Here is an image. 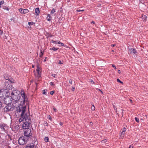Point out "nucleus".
I'll use <instances>...</instances> for the list:
<instances>
[{
    "instance_id": "1",
    "label": "nucleus",
    "mask_w": 148,
    "mask_h": 148,
    "mask_svg": "<svg viewBox=\"0 0 148 148\" xmlns=\"http://www.w3.org/2000/svg\"><path fill=\"white\" fill-rule=\"evenodd\" d=\"M26 103L19 104L15 108V115L17 117H21L19 119L20 122H21L26 116H27L25 112L27 106Z\"/></svg>"
},
{
    "instance_id": "2",
    "label": "nucleus",
    "mask_w": 148,
    "mask_h": 148,
    "mask_svg": "<svg viewBox=\"0 0 148 148\" xmlns=\"http://www.w3.org/2000/svg\"><path fill=\"white\" fill-rule=\"evenodd\" d=\"M23 93L21 92V96L20 95L18 94L16 100H15V101L16 102H20V103H18L19 104L21 103H26V105H27L28 106V108H29V101L27 96L25 95V93H24L23 91Z\"/></svg>"
},
{
    "instance_id": "3",
    "label": "nucleus",
    "mask_w": 148,
    "mask_h": 148,
    "mask_svg": "<svg viewBox=\"0 0 148 148\" xmlns=\"http://www.w3.org/2000/svg\"><path fill=\"white\" fill-rule=\"evenodd\" d=\"M25 121V122L23 124L22 127L23 129L31 128V126L32 127L31 124V120L29 116H26L23 121Z\"/></svg>"
},
{
    "instance_id": "4",
    "label": "nucleus",
    "mask_w": 148,
    "mask_h": 148,
    "mask_svg": "<svg viewBox=\"0 0 148 148\" xmlns=\"http://www.w3.org/2000/svg\"><path fill=\"white\" fill-rule=\"evenodd\" d=\"M7 105L4 108V112L7 113L15 110V106H14L13 103L12 104L11 103Z\"/></svg>"
},
{
    "instance_id": "5",
    "label": "nucleus",
    "mask_w": 148,
    "mask_h": 148,
    "mask_svg": "<svg viewBox=\"0 0 148 148\" xmlns=\"http://www.w3.org/2000/svg\"><path fill=\"white\" fill-rule=\"evenodd\" d=\"M9 91L7 89H1L0 90V98L2 99L4 97L9 95Z\"/></svg>"
},
{
    "instance_id": "6",
    "label": "nucleus",
    "mask_w": 148,
    "mask_h": 148,
    "mask_svg": "<svg viewBox=\"0 0 148 148\" xmlns=\"http://www.w3.org/2000/svg\"><path fill=\"white\" fill-rule=\"evenodd\" d=\"M23 129L24 136L27 138L31 137L32 135V133H31V128Z\"/></svg>"
},
{
    "instance_id": "7",
    "label": "nucleus",
    "mask_w": 148,
    "mask_h": 148,
    "mask_svg": "<svg viewBox=\"0 0 148 148\" xmlns=\"http://www.w3.org/2000/svg\"><path fill=\"white\" fill-rule=\"evenodd\" d=\"M11 96H9L8 95L4 97L2 100H3L4 103L6 104H11L12 102V100L11 99Z\"/></svg>"
},
{
    "instance_id": "8",
    "label": "nucleus",
    "mask_w": 148,
    "mask_h": 148,
    "mask_svg": "<svg viewBox=\"0 0 148 148\" xmlns=\"http://www.w3.org/2000/svg\"><path fill=\"white\" fill-rule=\"evenodd\" d=\"M27 141V140L25 139L23 137H20L18 140L19 144L20 145H23L25 144H26Z\"/></svg>"
},
{
    "instance_id": "9",
    "label": "nucleus",
    "mask_w": 148,
    "mask_h": 148,
    "mask_svg": "<svg viewBox=\"0 0 148 148\" xmlns=\"http://www.w3.org/2000/svg\"><path fill=\"white\" fill-rule=\"evenodd\" d=\"M4 87L6 88V89H7L8 90H12V85L9 84V81H5L4 83Z\"/></svg>"
},
{
    "instance_id": "10",
    "label": "nucleus",
    "mask_w": 148,
    "mask_h": 148,
    "mask_svg": "<svg viewBox=\"0 0 148 148\" xmlns=\"http://www.w3.org/2000/svg\"><path fill=\"white\" fill-rule=\"evenodd\" d=\"M7 130V127L5 125L2 124L0 125V132H5Z\"/></svg>"
},
{
    "instance_id": "11",
    "label": "nucleus",
    "mask_w": 148,
    "mask_h": 148,
    "mask_svg": "<svg viewBox=\"0 0 148 148\" xmlns=\"http://www.w3.org/2000/svg\"><path fill=\"white\" fill-rule=\"evenodd\" d=\"M128 53H129L131 54H136L137 53L136 50L133 48H131L128 51Z\"/></svg>"
},
{
    "instance_id": "12",
    "label": "nucleus",
    "mask_w": 148,
    "mask_h": 148,
    "mask_svg": "<svg viewBox=\"0 0 148 148\" xmlns=\"http://www.w3.org/2000/svg\"><path fill=\"white\" fill-rule=\"evenodd\" d=\"M19 11L21 13L26 14L29 11L28 10L26 9H21L20 8L19 9Z\"/></svg>"
},
{
    "instance_id": "13",
    "label": "nucleus",
    "mask_w": 148,
    "mask_h": 148,
    "mask_svg": "<svg viewBox=\"0 0 148 148\" xmlns=\"http://www.w3.org/2000/svg\"><path fill=\"white\" fill-rule=\"evenodd\" d=\"M35 145L34 143H31L25 146V148H34Z\"/></svg>"
},
{
    "instance_id": "14",
    "label": "nucleus",
    "mask_w": 148,
    "mask_h": 148,
    "mask_svg": "<svg viewBox=\"0 0 148 148\" xmlns=\"http://www.w3.org/2000/svg\"><path fill=\"white\" fill-rule=\"evenodd\" d=\"M40 12L39 9L38 8H37L35 9V14L36 15H38Z\"/></svg>"
},
{
    "instance_id": "15",
    "label": "nucleus",
    "mask_w": 148,
    "mask_h": 148,
    "mask_svg": "<svg viewBox=\"0 0 148 148\" xmlns=\"http://www.w3.org/2000/svg\"><path fill=\"white\" fill-rule=\"evenodd\" d=\"M11 98L12 100H14V101L16 100L17 97V95H14L12 96H11Z\"/></svg>"
},
{
    "instance_id": "16",
    "label": "nucleus",
    "mask_w": 148,
    "mask_h": 148,
    "mask_svg": "<svg viewBox=\"0 0 148 148\" xmlns=\"http://www.w3.org/2000/svg\"><path fill=\"white\" fill-rule=\"evenodd\" d=\"M142 19L144 21L146 20L147 19V16H146L144 15H142Z\"/></svg>"
},
{
    "instance_id": "17",
    "label": "nucleus",
    "mask_w": 148,
    "mask_h": 148,
    "mask_svg": "<svg viewBox=\"0 0 148 148\" xmlns=\"http://www.w3.org/2000/svg\"><path fill=\"white\" fill-rule=\"evenodd\" d=\"M51 16H50V15L49 14H48L47 16V20L48 21H50L51 20Z\"/></svg>"
},
{
    "instance_id": "18",
    "label": "nucleus",
    "mask_w": 148,
    "mask_h": 148,
    "mask_svg": "<svg viewBox=\"0 0 148 148\" xmlns=\"http://www.w3.org/2000/svg\"><path fill=\"white\" fill-rule=\"evenodd\" d=\"M37 73L38 74L37 77L38 78L40 77H41V75L40 72L39 71H37Z\"/></svg>"
},
{
    "instance_id": "19",
    "label": "nucleus",
    "mask_w": 148,
    "mask_h": 148,
    "mask_svg": "<svg viewBox=\"0 0 148 148\" xmlns=\"http://www.w3.org/2000/svg\"><path fill=\"white\" fill-rule=\"evenodd\" d=\"M50 50H52L53 51H56L58 49V48H56L55 47H53L52 48H50Z\"/></svg>"
},
{
    "instance_id": "20",
    "label": "nucleus",
    "mask_w": 148,
    "mask_h": 148,
    "mask_svg": "<svg viewBox=\"0 0 148 148\" xmlns=\"http://www.w3.org/2000/svg\"><path fill=\"white\" fill-rule=\"evenodd\" d=\"M2 7L3 9L6 10L8 11L9 10V9L6 6H3Z\"/></svg>"
},
{
    "instance_id": "21",
    "label": "nucleus",
    "mask_w": 148,
    "mask_h": 148,
    "mask_svg": "<svg viewBox=\"0 0 148 148\" xmlns=\"http://www.w3.org/2000/svg\"><path fill=\"white\" fill-rule=\"evenodd\" d=\"M45 142H47L49 141V138L48 137H45L44 138Z\"/></svg>"
},
{
    "instance_id": "22",
    "label": "nucleus",
    "mask_w": 148,
    "mask_h": 148,
    "mask_svg": "<svg viewBox=\"0 0 148 148\" xmlns=\"http://www.w3.org/2000/svg\"><path fill=\"white\" fill-rule=\"evenodd\" d=\"M44 52V51H41L40 52V55H39V57H42V56L43 55V54Z\"/></svg>"
},
{
    "instance_id": "23",
    "label": "nucleus",
    "mask_w": 148,
    "mask_h": 148,
    "mask_svg": "<svg viewBox=\"0 0 148 148\" xmlns=\"http://www.w3.org/2000/svg\"><path fill=\"white\" fill-rule=\"evenodd\" d=\"M34 24V23L33 22H28V24L29 25V26H30V25H33Z\"/></svg>"
},
{
    "instance_id": "24",
    "label": "nucleus",
    "mask_w": 148,
    "mask_h": 148,
    "mask_svg": "<svg viewBox=\"0 0 148 148\" xmlns=\"http://www.w3.org/2000/svg\"><path fill=\"white\" fill-rule=\"evenodd\" d=\"M125 133V132H124L122 131L121 132V136L122 137H123L124 136Z\"/></svg>"
},
{
    "instance_id": "25",
    "label": "nucleus",
    "mask_w": 148,
    "mask_h": 148,
    "mask_svg": "<svg viewBox=\"0 0 148 148\" xmlns=\"http://www.w3.org/2000/svg\"><path fill=\"white\" fill-rule=\"evenodd\" d=\"M29 138H30L33 141H34V142H35V138L34 137L32 136V135H31V137H29Z\"/></svg>"
},
{
    "instance_id": "26",
    "label": "nucleus",
    "mask_w": 148,
    "mask_h": 148,
    "mask_svg": "<svg viewBox=\"0 0 148 148\" xmlns=\"http://www.w3.org/2000/svg\"><path fill=\"white\" fill-rule=\"evenodd\" d=\"M55 12H56L54 8H53L51 11V14H52V13L53 14L55 13Z\"/></svg>"
},
{
    "instance_id": "27",
    "label": "nucleus",
    "mask_w": 148,
    "mask_h": 148,
    "mask_svg": "<svg viewBox=\"0 0 148 148\" xmlns=\"http://www.w3.org/2000/svg\"><path fill=\"white\" fill-rule=\"evenodd\" d=\"M117 81L118 82L120 83H121L122 84H123V82H122L120 81L119 79H117Z\"/></svg>"
},
{
    "instance_id": "28",
    "label": "nucleus",
    "mask_w": 148,
    "mask_h": 148,
    "mask_svg": "<svg viewBox=\"0 0 148 148\" xmlns=\"http://www.w3.org/2000/svg\"><path fill=\"white\" fill-rule=\"evenodd\" d=\"M37 69H36V70L37 71H39L40 69V67H39V64H38V65H37Z\"/></svg>"
},
{
    "instance_id": "29",
    "label": "nucleus",
    "mask_w": 148,
    "mask_h": 148,
    "mask_svg": "<svg viewBox=\"0 0 148 148\" xmlns=\"http://www.w3.org/2000/svg\"><path fill=\"white\" fill-rule=\"evenodd\" d=\"M135 120L137 122H138L139 121V119L137 117H135Z\"/></svg>"
},
{
    "instance_id": "30",
    "label": "nucleus",
    "mask_w": 148,
    "mask_h": 148,
    "mask_svg": "<svg viewBox=\"0 0 148 148\" xmlns=\"http://www.w3.org/2000/svg\"><path fill=\"white\" fill-rule=\"evenodd\" d=\"M95 107L94 106V105L92 106L91 108V110H92L94 111L95 110Z\"/></svg>"
},
{
    "instance_id": "31",
    "label": "nucleus",
    "mask_w": 148,
    "mask_h": 148,
    "mask_svg": "<svg viewBox=\"0 0 148 148\" xmlns=\"http://www.w3.org/2000/svg\"><path fill=\"white\" fill-rule=\"evenodd\" d=\"M4 1H1L0 2V5L1 6V5H3L4 3Z\"/></svg>"
},
{
    "instance_id": "32",
    "label": "nucleus",
    "mask_w": 148,
    "mask_h": 148,
    "mask_svg": "<svg viewBox=\"0 0 148 148\" xmlns=\"http://www.w3.org/2000/svg\"><path fill=\"white\" fill-rule=\"evenodd\" d=\"M58 44H61V45L62 46H64V44L62 43L60 41H59V42H58Z\"/></svg>"
},
{
    "instance_id": "33",
    "label": "nucleus",
    "mask_w": 148,
    "mask_h": 148,
    "mask_svg": "<svg viewBox=\"0 0 148 148\" xmlns=\"http://www.w3.org/2000/svg\"><path fill=\"white\" fill-rule=\"evenodd\" d=\"M122 131L124 132H125L126 130V128L125 127H124L123 129H122Z\"/></svg>"
},
{
    "instance_id": "34",
    "label": "nucleus",
    "mask_w": 148,
    "mask_h": 148,
    "mask_svg": "<svg viewBox=\"0 0 148 148\" xmlns=\"http://www.w3.org/2000/svg\"><path fill=\"white\" fill-rule=\"evenodd\" d=\"M84 11V10H77V12H81V11Z\"/></svg>"
},
{
    "instance_id": "35",
    "label": "nucleus",
    "mask_w": 148,
    "mask_h": 148,
    "mask_svg": "<svg viewBox=\"0 0 148 148\" xmlns=\"http://www.w3.org/2000/svg\"><path fill=\"white\" fill-rule=\"evenodd\" d=\"M107 141V139H105L102 140L101 142L102 143H105Z\"/></svg>"
},
{
    "instance_id": "36",
    "label": "nucleus",
    "mask_w": 148,
    "mask_h": 148,
    "mask_svg": "<svg viewBox=\"0 0 148 148\" xmlns=\"http://www.w3.org/2000/svg\"><path fill=\"white\" fill-rule=\"evenodd\" d=\"M2 107V103L1 101L0 100V109Z\"/></svg>"
},
{
    "instance_id": "37",
    "label": "nucleus",
    "mask_w": 148,
    "mask_h": 148,
    "mask_svg": "<svg viewBox=\"0 0 148 148\" xmlns=\"http://www.w3.org/2000/svg\"><path fill=\"white\" fill-rule=\"evenodd\" d=\"M44 124L45 125V126H48V123L46 122H45Z\"/></svg>"
},
{
    "instance_id": "38",
    "label": "nucleus",
    "mask_w": 148,
    "mask_h": 148,
    "mask_svg": "<svg viewBox=\"0 0 148 148\" xmlns=\"http://www.w3.org/2000/svg\"><path fill=\"white\" fill-rule=\"evenodd\" d=\"M69 82L70 84H72V80L71 79H70L69 80Z\"/></svg>"
},
{
    "instance_id": "39",
    "label": "nucleus",
    "mask_w": 148,
    "mask_h": 148,
    "mask_svg": "<svg viewBox=\"0 0 148 148\" xmlns=\"http://www.w3.org/2000/svg\"><path fill=\"white\" fill-rule=\"evenodd\" d=\"M54 91H51L50 92V94L51 95H53L54 94Z\"/></svg>"
},
{
    "instance_id": "40",
    "label": "nucleus",
    "mask_w": 148,
    "mask_h": 148,
    "mask_svg": "<svg viewBox=\"0 0 148 148\" xmlns=\"http://www.w3.org/2000/svg\"><path fill=\"white\" fill-rule=\"evenodd\" d=\"M15 95L14 94V92H12V93H11V96H12L14 95Z\"/></svg>"
},
{
    "instance_id": "41",
    "label": "nucleus",
    "mask_w": 148,
    "mask_h": 148,
    "mask_svg": "<svg viewBox=\"0 0 148 148\" xmlns=\"http://www.w3.org/2000/svg\"><path fill=\"white\" fill-rule=\"evenodd\" d=\"M51 42H53V43H57V42L56 41H54V40H51Z\"/></svg>"
},
{
    "instance_id": "42",
    "label": "nucleus",
    "mask_w": 148,
    "mask_h": 148,
    "mask_svg": "<svg viewBox=\"0 0 148 148\" xmlns=\"http://www.w3.org/2000/svg\"><path fill=\"white\" fill-rule=\"evenodd\" d=\"M113 108L114 110H116V111H117V108H116V107L114 105H113Z\"/></svg>"
},
{
    "instance_id": "43",
    "label": "nucleus",
    "mask_w": 148,
    "mask_h": 148,
    "mask_svg": "<svg viewBox=\"0 0 148 148\" xmlns=\"http://www.w3.org/2000/svg\"><path fill=\"white\" fill-rule=\"evenodd\" d=\"M63 64V63L61 61H60V60L59 61V62H58V64Z\"/></svg>"
},
{
    "instance_id": "44",
    "label": "nucleus",
    "mask_w": 148,
    "mask_h": 148,
    "mask_svg": "<svg viewBox=\"0 0 148 148\" xmlns=\"http://www.w3.org/2000/svg\"><path fill=\"white\" fill-rule=\"evenodd\" d=\"M56 75L55 74H52V76L54 77H56Z\"/></svg>"
},
{
    "instance_id": "45",
    "label": "nucleus",
    "mask_w": 148,
    "mask_h": 148,
    "mask_svg": "<svg viewBox=\"0 0 148 148\" xmlns=\"http://www.w3.org/2000/svg\"><path fill=\"white\" fill-rule=\"evenodd\" d=\"M112 66L115 69H116V66H115L114 65V64H112Z\"/></svg>"
},
{
    "instance_id": "46",
    "label": "nucleus",
    "mask_w": 148,
    "mask_h": 148,
    "mask_svg": "<svg viewBox=\"0 0 148 148\" xmlns=\"http://www.w3.org/2000/svg\"><path fill=\"white\" fill-rule=\"evenodd\" d=\"M72 90L73 91H74V90H75V87H72Z\"/></svg>"
},
{
    "instance_id": "47",
    "label": "nucleus",
    "mask_w": 148,
    "mask_h": 148,
    "mask_svg": "<svg viewBox=\"0 0 148 148\" xmlns=\"http://www.w3.org/2000/svg\"><path fill=\"white\" fill-rule=\"evenodd\" d=\"M50 84L51 85H53V82H51L50 83Z\"/></svg>"
},
{
    "instance_id": "48",
    "label": "nucleus",
    "mask_w": 148,
    "mask_h": 148,
    "mask_svg": "<svg viewBox=\"0 0 148 148\" xmlns=\"http://www.w3.org/2000/svg\"><path fill=\"white\" fill-rule=\"evenodd\" d=\"M46 93V92L45 91V90H44L43 91V92L42 93L43 94H45Z\"/></svg>"
},
{
    "instance_id": "49",
    "label": "nucleus",
    "mask_w": 148,
    "mask_h": 148,
    "mask_svg": "<svg viewBox=\"0 0 148 148\" xmlns=\"http://www.w3.org/2000/svg\"><path fill=\"white\" fill-rule=\"evenodd\" d=\"M3 33V32L0 29V34L1 35Z\"/></svg>"
},
{
    "instance_id": "50",
    "label": "nucleus",
    "mask_w": 148,
    "mask_h": 148,
    "mask_svg": "<svg viewBox=\"0 0 148 148\" xmlns=\"http://www.w3.org/2000/svg\"><path fill=\"white\" fill-rule=\"evenodd\" d=\"M129 148H133V146L132 145H130L129 147Z\"/></svg>"
},
{
    "instance_id": "51",
    "label": "nucleus",
    "mask_w": 148,
    "mask_h": 148,
    "mask_svg": "<svg viewBox=\"0 0 148 148\" xmlns=\"http://www.w3.org/2000/svg\"><path fill=\"white\" fill-rule=\"evenodd\" d=\"M53 109V110L55 112H56L57 111V110L56 108H54Z\"/></svg>"
},
{
    "instance_id": "52",
    "label": "nucleus",
    "mask_w": 148,
    "mask_h": 148,
    "mask_svg": "<svg viewBox=\"0 0 148 148\" xmlns=\"http://www.w3.org/2000/svg\"><path fill=\"white\" fill-rule=\"evenodd\" d=\"M115 44H112L111 45V46L112 47H114L115 46Z\"/></svg>"
},
{
    "instance_id": "53",
    "label": "nucleus",
    "mask_w": 148,
    "mask_h": 148,
    "mask_svg": "<svg viewBox=\"0 0 148 148\" xmlns=\"http://www.w3.org/2000/svg\"><path fill=\"white\" fill-rule=\"evenodd\" d=\"M52 37V35L51 34H49L48 36V37Z\"/></svg>"
},
{
    "instance_id": "54",
    "label": "nucleus",
    "mask_w": 148,
    "mask_h": 148,
    "mask_svg": "<svg viewBox=\"0 0 148 148\" xmlns=\"http://www.w3.org/2000/svg\"><path fill=\"white\" fill-rule=\"evenodd\" d=\"M91 23L92 24H94L95 23V22L94 21H92L91 22Z\"/></svg>"
},
{
    "instance_id": "55",
    "label": "nucleus",
    "mask_w": 148,
    "mask_h": 148,
    "mask_svg": "<svg viewBox=\"0 0 148 148\" xmlns=\"http://www.w3.org/2000/svg\"><path fill=\"white\" fill-rule=\"evenodd\" d=\"M118 72L119 73H121V71L120 70H118Z\"/></svg>"
},
{
    "instance_id": "56",
    "label": "nucleus",
    "mask_w": 148,
    "mask_h": 148,
    "mask_svg": "<svg viewBox=\"0 0 148 148\" xmlns=\"http://www.w3.org/2000/svg\"><path fill=\"white\" fill-rule=\"evenodd\" d=\"M93 124V123L92 122H91L90 123V124L91 125H92Z\"/></svg>"
},
{
    "instance_id": "57",
    "label": "nucleus",
    "mask_w": 148,
    "mask_h": 148,
    "mask_svg": "<svg viewBox=\"0 0 148 148\" xmlns=\"http://www.w3.org/2000/svg\"><path fill=\"white\" fill-rule=\"evenodd\" d=\"M130 101L132 103V99H130Z\"/></svg>"
},
{
    "instance_id": "58",
    "label": "nucleus",
    "mask_w": 148,
    "mask_h": 148,
    "mask_svg": "<svg viewBox=\"0 0 148 148\" xmlns=\"http://www.w3.org/2000/svg\"><path fill=\"white\" fill-rule=\"evenodd\" d=\"M60 125L62 126V123L60 122Z\"/></svg>"
},
{
    "instance_id": "59",
    "label": "nucleus",
    "mask_w": 148,
    "mask_h": 148,
    "mask_svg": "<svg viewBox=\"0 0 148 148\" xmlns=\"http://www.w3.org/2000/svg\"><path fill=\"white\" fill-rule=\"evenodd\" d=\"M13 18H11V19H10V20H13Z\"/></svg>"
},
{
    "instance_id": "60",
    "label": "nucleus",
    "mask_w": 148,
    "mask_h": 148,
    "mask_svg": "<svg viewBox=\"0 0 148 148\" xmlns=\"http://www.w3.org/2000/svg\"><path fill=\"white\" fill-rule=\"evenodd\" d=\"M34 65H32V68H34Z\"/></svg>"
},
{
    "instance_id": "61",
    "label": "nucleus",
    "mask_w": 148,
    "mask_h": 148,
    "mask_svg": "<svg viewBox=\"0 0 148 148\" xmlns=\"http://www.w3.org/2000/svg\"><path fill=\"white\" fill-rule=\"evenodd\" d=\"M36 85L37 86L38 84L36 82Z\"/></svg>"
},
{
    "instance_id": "62",
    "label": "nucleus",
    "mask_w": 148,
    "mask_h": 148,
    "mask_svg": "<svg viewBox=\"0 0 148 148\" xmlns=\"http://www.w3.org/2000/svg\"><path fill=\"white\" fill-rule=\"evenodd\" d=\"M49 119H50L51 120V118H49Z\"/></svg>"
},
{
    "instance_id": "63",
    "label": "nucleus",
    "mask_w": 148,
    "mask_h": 148,
    "mask_svg": "<svg viewBox=\"0 0 148 148\" xmlns=\"http://www.w3.org/2000/svg\"><path fill=\"white\" fill-rule=\"evenodd\" d=\"M44 61H46V60H44Z\"/></svg>"
},
{
    "instance_id": "64",
    "label": "nucleus",
    "mask_w": 148,
    "mask_h": 148,
    "mask_svg": "<svg viewBox=\"0 0 148 148\" xmlns=\"http://www.w3.org/2000/svg\"><path fill=\"white\" fill-rule=\"evenodd\" d=\"M100 91L101 92H102L101 91V90H100Z\"/></svg>"
}]
</instances>
